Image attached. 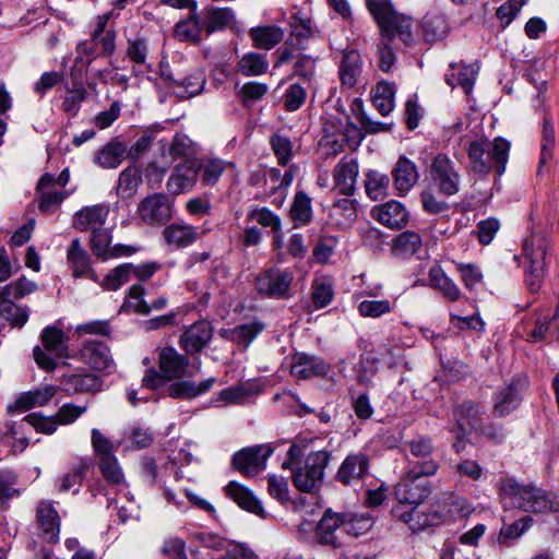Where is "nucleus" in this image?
<instances>
[{
    "label": "nucleus",
    "instance_id": "36",
    "mask_svg": "<svg viewBox=\"0 0 559 559\" xmlns=\"http://www.w3.org/2000/svg\"><path fill=\"white\" fill-rule=\"evenodd\" d=\"M126 157L127 143L115 138L96 152L94 163L104 169H115Z\"/></svg>",
    "mask_w": 559,
    "mask_h": 559
},
{
    "label": "nucleus",
    "instance_id": "39",
    "mask_svg": "<svg viewBox=\"0 0 559 559\" xmlns=\"http://www.w3.org/2000/svg\"><path fill=\"white\" fill-rule=\"evenodd\" d=\"M235 21V13L230 8L209 7L202 11V25L207 35L224 29Z\"/></svg>",
    "mask_w": 559,
    "mask_h": 559
},
{
    "label": "nucleus",
    "instance_id": "50",
    "mask_svg": "<svg viewBox=\"0 0 559 559\" xmlns=\"http://www.w3.org/2000/svg\"><path fill=\"white\" fill-rule=\"evenodd\" d=\"M290 35L288 43L295 49L302 50L306 48L307 40L312 36L310 20H302L297 16L292 17Z\"/></svg>",
    "mask_w": 559,
    "mask_h": 559
},
{
    "label": "nucleus",
    "instance_id": "26",
    "mask_svg": "<svg viewBox=\"0 0 559 559\" xmlns=\"http://www.w3.org/2000/svg\"><path fill=\"white\" fill-rule=\"evenodd\" d=\"M55 393V389L49 385L23 392L7 406V412L9 415L14 416L29 412L35 407L44 406L53 397Z\"/></svg>",
    "mask_w": 559,
    "mask_h": 559
},
{
    "label": "nucleus",
    "instance_id": "54",
    "mask_svg": "<svg viewBox=\"0 0 559 559\" xmlns=\"http://www.w3.org/2000/svg\"><path fill=\"white\" fill-rule=\"evenodd\" d=\"M132 263H122L112 269L100 282V286L107 290H117L132 278Z\"/></svg>",
    "mask_w": 559,
    "mask_h": 559
},
{
    "label": "nucleus",
    "instance_id": "16",
    "mask_svg": "<svg viewBox=\"0 0 559 559\" xmlns=\"http://www.w3.org/2000/svg\"><path fill=\"white\" fill-rule=\"evenodd\" d=\"M78 357L82 362L97 371L110 372L115 368L110 348L102 341H85L79 349Z\"/></svg>",
    "mask_w": 559,
    "mask_h": 559
},
{
    "label": "nucleus",
    "instance_id": "53",
    "mask_svg": "<svg viewBox=\"0 0 559 559\" xmlns=\"http://www.w3.org/2000/svg\"><path fill=\"white\" fill-rule=\"evenodd\" d=\"M40 340L47 350L55 352L59 356L67 349L68 337L62 329L55 325L46 326L41 331Z\"/></svg>",
    "mask_w": 559,
    "mask_h": 559
},
{
    "label": "nucleus",
    "instance_id": "56",
    "mask_svg": "<svg viewBox=\"0 0 559 559\" xmlns=\"http://www.w3.org/2000/svg\"><path fill=\"white\" fill-rule=\"evenodd\" d=\"M111 233L107 228H98L92 231L91 235V249L93 253L103 261L108 260V252L111 248Z\"/></svg>",
    "mask_w": 559,
    "mask_h": 559
},
{
    "label": "nucleus",
    "instance_id": "20",
    "mask_svg": "<svg viewBox=\"0 0 559 559\" xmlns=\"http://www.w3.org/2000/svg\"><path fill=\"white\" fill-rule=\"evenodd\" d=\"M349 160L344 155L333 169V187L331 193L333 195L332 211L343 214L349 209Z\"/></svg>",
    "mask_w": 559,
    "mask_h": 559
},
{
    "label": "nucleus",
    "instance_id": "32",
    "mask_svg": "<svg viewBox=\"0 0 559 559\" xmlns=\"http://www.w3.org/2000/svg\"><path fill=\"white\" fill-rule=\"evenodd\" d=\"M168 85L179 98H190L202 93L206 83L203 71L194 70L183 78L175 79L168 76Z\"/></svg>",
    "mask_w": 559,
    "mask_h": 559
},
{
    "label": "nucleus",
    "instance_id": "5",
    "mask_svg": "<svg viewBox=\"0 0 559 559\" xmlns=\"http://www.w3.org/2000/svg\"><path fill=\"white\" fill-rule=\"evenodd\" d=\"M548 247L547 237L538 231H532L523 241V252L527 261L524 281L528 290L533 294L540 289L545 278Z\"/></svg>",
    "mask_w": 559,
    "mask_h": 559
},
{
    "label": "nucleus",
    "instance_id": "48",
    "mask_svg": "<svg viewBox=\"0 0 559 559\" xmlns=\"http://www.w3.org/2000/svg\"><path fill=\"white\" fill-rule=\"evenodd\" d=\"M141 182V169L138 166H128L119 175L117 193L122 198H130L135 193Z\"/></svg>",
    "mask_w": 559,
    "mask_h": 559
},
{
    "label": "nucleus",
    "instance_id": "8",
    "mask_svg": "<svg viewBox=\"0 0 559 559\" xmlns=\"http://www.w3.org/2000/svg\"><path fill=\"white\" fill-rule=\"evenodd\" d=\"M158 365L160 372L155 369L146 370L142 379L144 388L156 389L168 380L183 377L189 366V359L187 356L179 354L174 347H165L158 355Z\"/></svg>",
    "mask_w": 559,
    "mask_h": 559
},
{
    "label": "nucleus",
    "instance_id": "59",
    "mask_svg": "<svg viewBox=\"0 0 559 559\" xmlns=\"http://www.w3.org/2000/svg\"><path fill=\"white\" fill-rule=\"evenodd\" d=\"M248 219L255 221L263 227H270L272 233L277 234L281 231V218L273 211L267 207L252 209L247 216Z\"/></svg>",
    "mask_w": 559,
    "mask_h": 559
},
{
    "label": "nucleus",
    "instance_id": "62",
    "mask_svg": "<svg viewBox=\"0 0 559 559\" xmlns=\"http://www.w3.org/2000/svg\"><path fill=\"white\" fill-rule=\"evenodd\" d=\"M17 476L10 469L0 471V504L5 506L8 501L20 495L15 488Z\"/></svg>",
    "mask_w": 559,
    "mask_h": 559
},
{
    "label": "nucleus",
    "instance_id": "45",
    "mask_svg": "<svg viewBox=\"0 0 559 559\" xmlns=\"http://www.w3.org/2000/svg\"><path fill=\"white\" fill-rule=\"evenodd\" d=\"M311 198L305 191H297L290 205V217L295 226H305L312 221Z\"/></svg>",
    "mask_w": 559,
    "mask_h": 559
},
{
    "label": "nucleus",
    "instance_id": "13",
    "mask_svg": "<svg viewBox=\"0 0 559 559\" xmlns=\"http://www.w3.org/2000/svg\"><path fill=\"white\" fill-rule=\"evenodd\" d=\"M533 329L527 341L539 343L555 337L559 341V300L554 308H539L534 312Z\"/></svg>",
    "mask_w": 559,
    "mask_h": 559
},
{
    "label": "nucleus",
    "instance_id": "19",
    "mask_svg": "<svg viewBox=\"0 0 559 559\" xmlns=\"http://www.w3.org/2000/svg\"><path fill=\"white\" fill-rule=\"evenodd\" d=\"M213 337V325L210 321L200 320L189 325L179 338V346L187 355L201 353Z\"/></svg>",
    "mask_w": 559,
    "mask_h": 559
},
{
    "label": "nucleus",
    "instance_id": "23",
    "mask_svg": "<svg viewBox=\"0 0 559 559\" xmlns=\"http://www.w3.org/2000/svg\"><path fill=\"white\" fill-rule=\"evenodd\" d=\"M528 379L524 374H516L511 382L498 395L495 404V414L503 417L516 408L521 401V394L526 390Z\"/></svg>",
    "mask_w": 559,
    "mask_h": 559
},
{
    "label": "nucleus",
    "instance_id": "28",
    "mask_svg": "<svg viewBox=\"0 0 559 559\" xmlns=\"http://www.w3.org/2000/svg\"><path fill=\"white\" fill-rule=\"evenodd\" d=\"M330 371V365L321 357L298 353L294 355L290 366L293 377L307 380L313 377H324Z\"/></svg>",
    "mask_w": 559,
    "mask_h": 559
},
{
    "label": "nucleus",
    "instance_id": "58",
    "mask_svg": "<svg viewBox=\"0 0 559 559\" xmlns=\"http://www.w3.org/2000/svg\"><path fill=\"white\" fill-rule=\"evenodd\" d=\"M270 145L278 165L287 166L293 157V142L287 136L275 133L270 138Z\"/></svg>",
    "mask_w": 559,
    "mask_h": 559
},
{
    "label": "nucleus",
    "instance_id": "61",
    "mask_svg": "<svg viewBox=\"0 0 559 559\" xmlns=\"http://www.w3.org/2000/svg\"><path fill=\"white\" fill-rule=\"evenodd\" d=\"M155 136V130H144L136 141L129 148L127 147V158L131 160L140 159L150 150Z\"/></svg>",
    "mask_w": 559,
    "mask_h": 559
},
{
    "label": "nucleus",
    "instance_id": "47",
    "mask_svg": "<svg viewBox=\"0 0 559 559\" xmlns=\"http://www.w3.org/2000/svg\"><path fill=\"white\" fill-rule=\"evenodd\" d=\"M228 165L227 162L221 158L200 159L199 177L201 178L202 185L205 187L215 186Z\"/></svg>",
    "mask_w": 559,
    "mask_h": 559
},
{
    "label": "nucleus",
    "instance_id": "21",
    "mask_svg": "<svg viewBox=\"0 0 559 559\" xmlns=\"http://www.w3.org/2000/svg\"><path fill=\"white\" fill-rule=\"evenodd\" d=\"M271 453L272 450L265 447L243 449L234 455L233 465L240 473L254 476L265 468Z\"/></svg>",
    "mask_w": 559,
    "mask_h": 559
},
{
    "label": "nucleus",
    "instance_id": "44",
    "mask_svg": "<svg viewBox=\"0 0 559 559\" xmlns=\"http://www.w3.org/2000/svg\"><path fill=\"white\" fill-rule=\"evenodd\" d=\"M265 325L261 322H249L236 325L231 330L224 331L223 336L238 345L248 346L263 330Z\"/></svg>",
    "mask_w": 559,
    "mask_h": 559
},
{
    "label": "nucleus",
    "instance_id": "1",
    "mask_svg": "<svg viewBox=\"0 0 559 559\" xmlns=\"http://www.w3.org/2000/svg\"><path fill=\"white\" fill-rule=\"evenodd\" d=\"M367 8L377 21L381 40L378 47L379 67L388 72L395 62L392 43L399 39L404 46L414 44L413 22L397 13L389 0H367Z\"/></svg>",
    "mask_w": 559,
    "mask_h": 559
},
{
    "label": "nucleus",
    "instance_id": "24",
    "mask_svg": "<svg viewBox=\"0 0 559 559\" xmlns=\"http://www.w3.org/2000/svg\"><path fill=\"white\" fill-rule=\"evenodd\" d=\"M436 508L441 515V523L445 520L467 518L474 512L473 506L463 497L453 492H440L435 498Z\"/></svg>",
    "mask_w": 559,
    "mask_h": 559
},
{
    "label": "nucleus",
    "instance_id": "7",
    "mask_svg": "<svg viewBox=\"0 0 559 559\" xmlns=\"http://www.w3.org/2000/svg\"><path fill=\"white\" fill-rule=\"evenodd\" d=\"M107 15L98 16L97 24L91 34V37L76 46L75 62H82L87 66L96 58L105 56L110 57L116 50V31L107 28Z\"/></svg>",
    "mask_w": 559,
    "mask_h": 559
},
{
    "label": "nucleus",
    "instance_id": "64",
    "mask_svg": "<svg viewBox=\"0 0 559 559\" xmlns=\"http://www.w3.org/2000/svg\"><path fill=\"white\" fill-rule=\"evenodd\" d=\"M126 55L134 64H144L148 56L147 39L144 37L129 38Z\"/></svg>",
    "mask_w": 559,
    "mask_h": 559
},
{
    "label": "nucleus",
    "instance_id": "57",
    "mask_svg": "<svg viewBox=\"0 0 559 559\" xmlns=\"http://www.w3.org/2000/svg\"><path fill=\"white\" fill-rule=\"evenodd\" d=\"M169 154L174 159L194 158L195 145L188 135L176 133L169 145Z\"/></svg>",
    "mask_w": 559,
    "mask_h": 559
},
{
    "label": "nucleus",
    "instance_id": "51",
    "mask_svg": "<svg viewBox=\"0 0 559 559\" xmlns=\"http://www.w3.org/2000/svg\"><path fill=\"white\" fill-rule=\"evenodd\" d=\"M98 468L108 485L120 486L124 484V474L116 455L98 460Z\"/></svg>",
    "mask_w": 559,
    "mask_h": 559
},
{
    "label": "nucleus",
    "instance_id": "35",
    "mask_svg": "<svg viewBox=\"0 0 559 559\" xmlns=\"http://www.w3.org/2000/svg\"><path fill=\"white\" fill-rule=\"evenodd\" d=\"M162 235L165 242L175 249L192 246L200 237L197 227L178 223L167 225L163 229Z\"/></svg>",
    "mask_w": 559,
    "mask_h": 559
},
{
    "label": "nucleus",
    "instance_id": "10",
    "mask_svg": "<svg viewBox=\"0 0 559 559\" xmlns=\"http://www.w3.org/2000/svg\"><path fill=\"white\" fill-rule=\"evenodd\" d=\"M430 176L439 193L451 197L460 191L461 176L447 154L439 153L433 158Z\"/></svg>",
    "mask_w": 559,
    "mask_h": 559
},
{
    "label": "nucleus",
    "instance_id": "34",
    "mask_svg": "<svg viewBox=\"0 0 559 559\" xmlns=\"http://www.w3.org/2000/svg\"><path fill=\"white\" fill-rule=\"evenodd\" d=\"M394 188L400 195H405L419 178L417 166L405 156H400L392 171Z\"/></svg>",
    "mask_w": 559,
    "mask_h": 559
},
{
    "label": "nucleus",
    "instance_id": "52",
    "mask_svg": "<svg viewBox=\"0 0 559 559\" xmlns=\"http://www.w3.org/2000/svg\"><path fill=\"white\" fill-rule=\"evenodd\" d=\"M533 523L534 520L530 515H524L510 524L503 523L499 532L498 542L500 544H508L509 540L520 538L532 527Z\"/></svg>",
    "mask_w": 559,
    "mask_h": 559
},
{
    "label": "nucleus",
    "instance_id": "2",
    "mask_svg": "<svg viewBox=\"0 0 559 559\" xmlns=\"http://www.w3.org/2000/svg\"><path fill=\"white\" fill-rule=\"evenodd\" d=\"M499 496L504 510L516 509L526 513L559 511V497L532 483L506 478L500 483Z\"/></svg>",
    "mask_w": 559,
    "mask_h": 559
},
{
    "label": "nucleus",
    "instance_id": "14",
    "mask_svg": "<svg viewBox=\"0 0 559 559\" xmlns=\"http://www.w3.org/2000/svg\"><path fill=\"white\" fill-rule=\"evenodd\" d=\"M140 218L147 225H165L173 216L171 204L166 194L154 193L144 198L138 205Z\"/></svg>",
    "mask_w": 559,
    "mask_h": 559
},
{
    "label": "nucleus",
    "instance_id": "46",
    "mask_svg": "<svg viewBox=\"0 0 559 559\" xmlns=\"http://www.w3.org/2000/svg\"><path fill=\"white\" fill-rule=\"evenodd\" d=\"M423 241L419 234L406 230L397 235L393 240V254L402 258L415 254L421 247Z\"/></svg>",
    "mask_w": 559,
    "mask_h": 559
},
{
    "label": "nucleus",
    "instance_id": "11",
    "mask_svg": "<svg viewBox=\"0 0 559 559\" xmlns=\"http://www.w3.org/2000/svg\"><path fill=\"white\" fill-rule=\"evenodd\" d=\"M346 514L331 509L325 510L316 528V539L321 545L338 548L344 544L348 531L345 526Z\"/></svg>",
    "mask_w": 559,
    "mask_h": 559
},
{
    "label": "nucleus",
    "instance_id": "6",
    "mask_svg": "<svg viewBox=\"0 0 559 559\" xmlns=\"http://www.w3.org/2000/svg\"><path fill=\"white\" fill-rule=\"evenodd\" d=\"M34 282L21 277L5 286H0V317L12 328H23L28 320L27 307L17 306L13 300L21 299L36 290Z\"/></svg>",
    "mask_w": 559,
    "mask_h": 559
},
{
    "label": "nucleus",
    "instance_id": "55",
    "mask_svg": "<svg viewBox=\"0 0 559 559\" xmlns=\"http://www.w3.org/2000/svg\"><path fill=\"white\" fill-rule=\"evenodd\" d=\"M267 68L265 56L257 52H248L239 61V71L246 76L261 75Z\"/></svg>",
    "mask_w": 559,
    "mask_h": 559
},
{
    "label": "nucleus",
    "instance_id": "22",
    "mask_svg": "<svg viewBox=\"0 0 559 559\" xmlns=\"http://www.w3.org/2000/svg\"><path fill=\"white\" fill-rule=\"evenodd\" d=\"M38 193V209L41 213H55L68 198L69 193L66 190L55 188V176L51 174H44L37 183Z\"/></svg>",
    "mask_w": 559,
    "mask_h": 559
},
{
    "label": "nucleus",
    "instance_id": "37",
    "mask_svg": "<svg viewBox=\"0 0 559 559\" xmlns=\"http://www.w3.org/2000/svg\"><path fill=\"white\" fill-rule=\"evenodd\" d=\"M226 496L236 502L240 508L254 513L261 518H266L261 502L257 497L245 486L237 481H229L225 487Z\"/></svg>",
    "mask_w": 559,
    "mask_h": 559
},
{
    "label": "nucleus",
    "instance_id": "25",
    "mask_svg": "<svg viewBox=\"0 0 559 559\" xmlns=\"http://www.w3.org/2000/svg\"><path fill=\"white\" fill-rule=\"evenodd\" d=\"M104 380L90 371L63 373L60 377V385L69 394L97 393L102 390Z\"/></svg>",
    "mask_w": 559,
    "mask_h": 559
},
{
    "label": "nucleus",
    "instance_id": "60",
    "mask_svg": "<svg viewBox=\"0 0 559 559\" xmlns=\"http://www.w3.org/2000/svg\"><path fill=\"white\" fill-rule=\"evenodd\" d=\"M352 111L356 115L359 123L361 124V128L367 133H379V132L390 131V129H391L392 124L370 120L362 112V102L359 98H356L352 102Z\"/></svg>",
    "mask_w": 559,
    "mask_h": 559
},
{
    "label": "nucleus",
    "instance_id": "15",
    "mask_svg": "<svg viewBox=\"0 0 559 559\" xmlns=\"http://www.w3.org/2000/svg\"><path fill=\"white\" fill-rule=\"evenodd\" d=\"M393 515L406 523L413 532L423 531L430 526L441 523V515L438 513L436 502L430 508L420 509L419 506H413L409 510L404 507H395Z\"/></svg>",
    "mask_w": 559,
    "mask_h": 559
},
{
    "label": "nucleus",
    "instance_id": "40",
    "mask_svg": "<svg viewBox=\"0 0 559 559\" xmlns=\"http://www.w3.org/2000/svg\"><path fill=\"white\" fill-rule=\"evenodd\" d=\"M428 276L431 287L438 289L448 301L454 302L461 298V289L440 266L431 267Z\"/></svg>",
    "mask_w": 559,
    "mask_h": 559
},
{
    "label": "nucleus",
    "instance_id": "43",
    "mask_svg": "<svg viewBox=\"0 0 559 559\" xmlns=\"http://www.w3.org/2000/svg\"><path fill=\"white\" fill-rule=\"evenodd\" d=\"M203 28L202 17L200 19L195 10H190L188 19L176 24L175 35L181 41L199 43Z\"/></svg>",
    "mask_w": 559,
    "mask_h": 559
},
{
    "label": "nucleus",
    "instance_id": "17",
    "mask_svg": "<svg viewBox=\"0 0 559 559\" xmlns=\"http://www.w3.org/2000/svg\"><path fill=\"white\" fill-rule=\"evenodd\" d=\"M67 265L74 278H88L98 282V275L93 269L91 254L79 238L73 239L67 249Z\"/></svg>",
    "mask_w": 559,
    "mask_h": 559
},
{
    "label": "nucleus",
    "instance_id": "31",
    "mask_svg": "<svg viewBox=\"0 0 559 559\" xmlns=\"http://www.w3.org/2000/svg\"><path fill=\"white\" fill-rule=\"evenodd\" d=\"M108 215L109 206L106 204L85 206L75 213L73 227L79 231L96 230L104 226Z\"/></svg>",
    "mask_w": 559,
    "mask_h": 559
},
{
    "label": "nucleus",
    "instance_id": "27",
    "mask_svg": "<svg viewBox=\"0 0 559 559\" xmlns=\"http://www.w3.org/2000/svg\"><path fill=\"white\" fill-rule=\"evenodd\" d=\"M36 524L39 536L47 543L59 539L60 518L50 501H40L36 508Z\"/></svg>",
    "mask_w": 559,
    "mask_h": 559
},
{
    "label": "nucleus",
    "instance_id": "18",
    "mask_svg": "<svg viewBox=\"0 0 559 559\" xmlns=\"http://www.w3.org/2000/svg\"><path fill=\"white\" fill-rule=\"evenodd\" d=\"M349 142V116L345 115V121L336 122L334 118L326 120L323 127V135L319 142L328 155H336L344 151Z\"/></svg>",
    "mask_w": 559,
    "mask_h": 559
},
{
    "label": "nucleus",
    "instance_id": "9",
    "mask_svg": "<svg viewBox=\"0 0 559 559\" xmlns=\"http://www.w3.org/2000/svg\"><path fill=\"white\" fill-rule=\"evenodd\" d=\"M293 282L294 273L289 269L272 266L258 273L254 288L262 297L287 299L292 297Z\"/></svg>",
    "mask_w": 559,
    "mask_h": 559
},
{
    "label": "nucleus",
    "instance_id": "49",
    "mask_svg": "<svg viewBox=\"0 0 559 559\" xmlns=\"http://www.w3.org/2000/svg\"><path fill=\"white\" fill-rule=\"evenodd\" d=\"M372 104L382 116H388L394 108V87L389 83H378L372 90Z\"/></svg>",
    "mask_w": 559,
    "mask_h": 559
},
{
    "label": "nucleus",
    "instance_id": "42",
    "mask_svg": "<svg viewBox=\"0 0 559 559\" xmlns=\"http://www.w3.org/2000/svg\"><path fill=\"white\" fill-rule=\"evenodd\" d=\"M249 35L255 48L265 50L272 49L284 38L282 28L274 25L252 27Z\"/></svg>",
    "mask_w": 559,
    "mask_h": 559
},
{
    "label": "nucleus",
    "instance_id": "3",
    "mask_svg": "<svg viewBox=\"0 0 559 559\" xmlns=\"http://www.w3.org/2000/svg\"><path fill=\"white\" fill-rule=\"evenodd\" d=\"M304 455V449L293 443L287 451L286 460L282 463V468L292 471L293 484L297 489L316 492L322 484L330 454L326 451L313 452L307 456L305 466L301 467Z\"/></svg>",
    "mask_w": 559,
    "mask_h": 559
},
{
    "label": "nucleus",
    "instance_id": "4",
    "mask_svg": "<svg viewBox=\"0 0 559 559\" xmlns=\"http://www.w3.org/2000/svg\"><path fill=\"white\" fill-rule=\"evenodd\" d=\"M509 152L510 142L501 136L492 141L487 139L472 141L467 148L472 170L481 175L495 169L498 176H501L506 171Z\"/></svg>",
    "mask_w": 559,
    "mask_h": 559
},
{
    "label": "nucleus",
    "instance_id": "41",
    "mask_svg": "<svg viewBox=\"0 0 559 559\" xmlns=\"http://www.w3.org/2000/svg\"><path fill=\"white\" fill-rule=\"evenodd\" d=\"M215 382V377L207 378L198 385L192 381L174 382L168 388V394L174 399H193L207 392Z\"/></svg>",
    "mask_w": 559,
    "mask_h": 559
},
{
    "label": "nucleus",
    "instance_id": "12",
    "mask_svg": "<svg viewBox=\"0 0 559 559\" xmlns=\"http://www.w3.org/2000/svg\"><path fill=\"white\" fill-rule=\"evenodd\" d=\"M200 159L188 158L177 163L167 180L166 188L171 195L190 192L198 182Z\"/></svg>",
    "mask_w": 559,
    "mask_h": 559
},
{
    "label": "nucleus",
    "instance_id": "38",
    "mask_svg": "<svg viewBox=\"0 0 559 559\" xmlns=\"http://www.w3.org/2000/svg\"><path fill=\"white\" fill-rule=\"evenodd\" d=\"M409 213L399 201H389L377 209V219L392 229H401L408 223Z\"/></svg>",
    "mask_w": 559,
    "mask_h": 559
},
{
    "label": "nucleus",
    "instance_id": "33",
    "mask_svg": "<svg viewBox=\"0 0 559 559\" xmlns=\"http://www.w3.org/2000/svg\"><path fill=\"white\" fill-rule=\"evenodd\" d=\"M261 386L255 382H240L218 392L214 399L215 406H225L231 404H242L248 399L258 395Z\"/></svg>",
    "mask_w": 559,
    "mask_h": 559
},
{
    "label": "nucleus",
    "instance_id": "30",
    "mask_svg": "<svg viewBox=\"0 0 559 559\" xmlns=\"http://www.w3.org/2000/svg\"><path fill=\"white\" fill-rule=\"evenodd\" d=\"M94 466L93 459L90 456H81L75 460L69 472L64 473L57 479V488L61 493L73 490L79 492L80 487L86 477L88 471Z\"/></svg>",
    "mask_w": 559,
    "mask_h": 559
},
{
    "label": "nucleus",
    "instance_id": "63",
    "mask_svg": "<svg viewBox=\"0 0 559 559\" xmlns=\"http://www.w3.org/2000/svg\"><path fill=\"white\" fill-rule=\"evenodd\" d=\"M87 97V91L83 85L75 86L63 98L61 108L70 117H75L80 111L81 104Z\"/></svg>",
    "mask_w": 559,
    "mask_h": 559
},
{
    "label": "nucleus",
    "instance_id": "29",
    "mask_svg": "<svg viewBox=\"0 0 559 559\" xmlns=\"http://www.w3.org/2000/svg\"><path fill=\"white\" fill-rule=\"evenodd\" d=\"M393 493L399 501L397 507L406 509V506H419L429 496L430 490L424 484L417 483L416 477H411L406 473L405 477L395 485Z\"/></svg>",
    "mask_w": 559,
    "mask_h": 559
}]
</instances>
